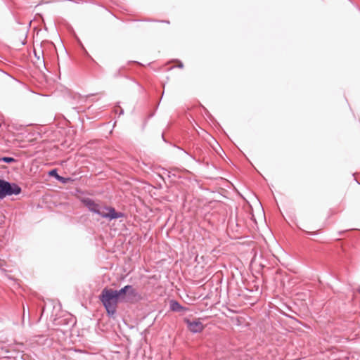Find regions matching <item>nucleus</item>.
Returning <instances> with one entry per match:
<instances>
[{"label": "nucleus", "mask_w": 360, "mask_h": 360, "mask_svg": "<svg viewBox=\"0 0 360 360\" xmlns=\"http://www.w3.org/2000/svg\"><path fill=\"white\" fill-rule=\"evenodd\" d=\"M82 202L90 212L98 214L102 218L106 219L110 221L125 217V214L124 212H117L112 207L103 206L96 203L91 198H84L83 199Z\"/></svg>", "instance_id": "obj_1"}, {"label": "nucleus", "mask_w": 360, "mask_h": 360, "mask_svg": "<svg viewBox=\"0 0 360 360\" xmlns=\"http://www.w3.org/2000/svg\"><path fill=\"white\" fill-rule=\"evenodd\" d=\"M100 302L106 311L107 315L110 318H115L117 312V300L113 289L108 287L104 288L98 296Z\"/></svg>", "instance_id": "obj_2"}, {"label": "nucleus", "mask_w": 360, "mask_h": 360, "mask_svg": "<svg viewBox=\"0 0 360 360\" xmlns=\"http://www.w3.org/2000/svg\"><path fill=\"white\" fill-rule=\"evenodd\" d=\"M21 192L22 188L17 184L0 179V200L7 196L19 195Z\"/></svg>", "instance_id": "obj_3"}, {"label": "nucleus", "mask_w": 360, "mask_h": 360, "mask_svg": "<svg viewBox=\"0 0 360 360\" xmlns=\"http://www.w3.org/2000/svg\"><path fill=\"white\" fill-rule=\"evenodd\" d=\"M184 322L186 323L188 330L193 333H200L204 329V326L199 319L191 321L186 318L184 319Z\"/></svg>", "instance_id": "obj_4"}, {"label": "nucleus", "mask_w": 360, "mask_h": 360, "mask_svg": "<svg viewBox=\"0 0 360 360\" xmlns=\"http://www.w3.org/2000/svg\"><path fill=\"white\" fill-rule=\"evenodd\" d=\"M128 287L130 288L127 292V302L136 303L143 300L141 294L133 285H128Z\"/></svg>", "instance_id": "obj_5"}, {"label": "nucleus", "mask_w": 360, "mask_h": 360, "mask_svg": "<svg viewBox=\"0 0 360 360\" xmlns=\"http://www.w3.org/2000/svg\"><path fill=\"white\" fill-rule=\"evenodd\" d=\"M130 288L128 285L121 288L120 290H114L113 292L120 303L127 302V292Z\"/></svg>", "instance_id": "obj_6"}, {"label": "nucleus", "mask_w": 360, "mask_h": 360, "mask_svg": "<svg viewBox=\"0 0 360 360\" xmlns=\"http://www.w3.org/2000/svg\"><path fill=\"white\" fill-rule=\"evenodd\" d=\"M16 352L11 349L8 346H0V356L3 358L12 359L15 358Z\"/></svg>", "instance_id": "obj_7"}, {"label": "nucleus", "mask_w": 360, "mask_h": 360, "mask_svg": "<svg viewBox=\"0 0 360 360\" xmlns=\"http://www.w3.org/2000/svg\"><path fill=\"white\" fill-rule=\"evenodd\" d=\"M169 309L175 312H185L188 311V308L181 305L178 301L172 300L169 301Z\"/></svg>", "instance_id": "obj_8"}, {"label": "nucleus", "mask_w": 360, "mask_h": 360, "mask_svg": "<svg viewBox=\"0 0 360 360\" xmlns=\"http://www.w3.org/2000/svg\"><path fill=\"white\" fill-rule=\"evenodd\" d=\"M17 160L12 157L4 156V157L0 158V162H3L5 163H8V164L15 162Z\"/></svg>", "instance_id": "obj_9"}, {"label": "nucleus", "mask_w": 360, "mask_h": 360, "mask_svg": "<svg viewBox=\"0 0 360 360\" xmlns=\"http://www.w3.org/2000/svg\"><path fill=\"white\" fill-rule=\"evenodd\" d=\"M49 174L51 176H53V177H55L56 179H57V178L58 177V176H59V174H58V171H57V169H51V171H49Z\"/></svg>", "instance_id": "obj_10"}, {"label": "nucleus", "mask_w": 360, "mask_h": 360, "mask_svg": "<svg viewBox=\"0 0 360 360\" xmlns=\"http://www.w3.org/2000/svg\"><path fill=\"white\" fill-rule=\"evenodd\" d=\"M179 150H183L184 152V153H186V155H189L193 160H195V162H199L200 161L198 160L193 155L188 153L186 150H184L182 148L179 147V146H176Z\"/></svg>", "instance_id": "obj_11"}, {"label": "nucleus", "mask_w": 360, "mask_h": 360, "mask_svg": "<svg viewBox=\"0 0 360 360\" xmlns=\"http://www.w3.org/2000/svg\"><path fill=\"white\" fill-rule=\"evenodd\" d=\"M124 67H121L118 70H117L113 75L114 77H118L120 76H122V70H124Z\"/></svg>", "instance_id": "obj_12"}, {"label": "nucleus", "mask_w": 360, "mask_h": 360, "mask_svg": "<svg viewBox=\"0 0 360 360\" xmlns=\"http://www.w3.org/2000/svg\"><path fill=\"white\" fill-rule=\"evenodd\" d=\"M58 177L57 178V180L59 181L60 182L63 183V184H66L68 181H69V179L68 178H65L63 176H58Z\"/></svg>", "instance_id": "obj_13"}, {"label": "nucleus", "mask_w": 360, "mask_h": 360, "mask_svg": "<svg viewBox=\"0 0 360 360\" xmlns=\"http://www.w3.org/2000/svg\"><path fill=\"white\" fill-rule=\"evenodd\" d=\"M16 82L17 84H18L19 87L22 89H25V90H27V86L24 84V83H22L18 80H16Z\"/></svg>", "instance_id": "obj_14"}, {"label": "nucleus", "mask_w": 360, "mask_h": 360, "mask_svg": "<svg viewBox=\"0 0 360 360\" xmlns=\"http://www.w3.org/2000/svg\"><path fill=\"white\" fill-rule=\"evenodd\" d=\"M305 233L309 236H316L318 234L316 231L309 232V231H305Z\"/></svg>", "instance_id": "obj_15"}, {"label": "nucleus", "mask_w": 360, "mask_h": 360, "mask_svg": "<svg viewBox=\"0 0 360 360\" xmlns=\"http://www.w3.org/2000/svg\"><path fill=\"white\" fill-rule=\"evenodd\" d=\"M177 67L179 68H182L184 67V64L182 63V62L179 61Z\"/></svg>", "instance_id": "obj_16"}, {"label": "nucleus", "mask_w": 360, "mask_h": 360, "mask_svg": "<svg viewBox=\"0 0 360 360\" xmlns=\"http://www.w3.org/2000/svg\"><path fill=\"white\" fill-rule=\"evenodd\" d=\"M123 114H124V110L121 108L120 112H119V115H123Z\"/></svg>", "instance_id": "obj_17"}, {"label": "nucleus", "mask_w": 360, "mask_h": 360, "mask_svg": "<svg viewBox=\"0 0 360 360\" xmlns=\"http://www.w3.org/2000/svg\"><path fill=\"white\" fill-rule=\"evenodd\" d=\"M161 22H165V23H167V24L169 23V21H168V20H162Z\"/></svg>", "instance_id": "obj_18"}, {"label": "nucleus", "mask_w": 360, "mask_h": 360, "mask_svg": "<svg viewBox=\"0 0 360 360\" xmlns=\"http://www.w3.org/2000/svg\"><path fill=\"white\" fill-rule=\"evenodd\" d=\"M162 138L163 141H164L165 142H166V140L165 139V137H164V134H162Z\"/></svg>", "instance_id": "obj_19"}, {"label": "nucleus", "mask_w": 360, "mask_h": 360, "mask_svg": "<svg viewBox=\"0 0 360 360\" xmlns=\"http://www.w3.org/2000/svg\"><path fill=\"white\" fill-rule=\"evenodd\" d=\"M34 55H35V56H37V59H38V60H39V56H37V53H36L35 51H34Z\"/></svg>", "instance_id": "obj_20"}, {"label": "nucleus", "mask_w": 360, "mask_h": 360, "mask_svg": "<svg viewBox=\"0 0 360 360\" xmlns=\"http://www.w3.org/2000/svg\"><path fill=\"white\" fill-rule=\"evenodd\" d=\"M42 63H43L44 66L45 67V62H44V59H43V60H42Z\"/></svg>", "instance_id": "obj_21"}, {"label": "nucleus", "mask_w": 360, "mask_h": 360, "mask_svg": "<svg viewBox=\"0 0 360 360\" xmlns=\"http://www.w3.org/2000/svg\"><path fill=\"white\" fill-rule=\"evenodd\" d=\"M283 315H285V316H288V317H290V316H288L287 314H285V313L283 314Z\"/></svg>", "instance_id": "obj_22"}, {"label": "nucleus", "mask_w": 360, "mask_h": 360, "mask_svg": "<svg viewBox=\"0 0 360 360\" xmlns=\"http://www.w3.org/2000/svg\"><path fill=\"white\" fill-rule=\"evenodd\" d=\"M344 231L339 232V235L340 236Z\"/></svg>", "instance_id": "obj_23"}, {"label": "nucleus", "mask_w": 360, "mask_h": 360, "mask_svg": "<svg viewBox=\"0 0 360 360\" xmlns=\"http://www.w3.org/2000/svg\"><path fill=\"white\" fill-rule=\"evenodd\" d=\"M356 183H358V184H360V182H359V181H356Z\"/></svg>", "instance_id": "obj_24"}, {"label": "nucleus", "mask_w": 360, "mask_h": 360, "mask_svg": "<svg viewBox=\"0 0 360 360\" xmlns=\"http://www.w3.org/2000/svg\"><path fill=\"white\" fill-rule=\"evenodd\" d=\"M356 183H358V184H360V182H359V181H356Z\"/></svg>", "instance_id": "obj_25"}, {"label": "nucleus", "mask_w": 360, "mask_h": 360, "mask_svg": "<svg viewBox=\"0 0 360 360\" xmlns=\"http://www.w3.org/2000/svg\"><path fill=\"white\" fill-rule=\"evenodd\" d=\"M359 292H360V288L359 289Z\"/></svg>", "instance_id": "obj_26"}]
</instances>
